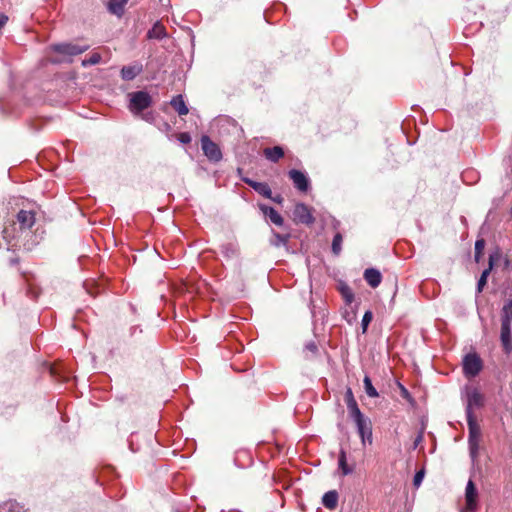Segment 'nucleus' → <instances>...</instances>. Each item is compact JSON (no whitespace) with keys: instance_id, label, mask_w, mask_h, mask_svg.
I'll return each instance as SVG.
<instances>
[{"instance_id":"1","label":"nucleus","mask_w":512,"mask_h":512,"mask_svg":"<svg viewBox=\"0 0 512 512\" xmlns=\"http://www.w3.org/2000/svg\"><path fill=\"white\" fill-rule=\"evenodd\" d=\"M128 98V108L135 115L140 114L152 105V98L146 91L131 92L128 94Z\"/></svg>"},{"instance_id":"2","label":"nucleus","mask_w":512,"mask_h":512,"mask_svg":"<svg viewBox=\"0 0 512 512\" xmlns=\"http://www.w3.org/2000/svg\"><path fill=\"white\" fill-rule=\"evenodd\" d=\"M467 424L469 429V450L470 456L473 460L476 459L479 450V443L481 438V429L476 421L475 416L467 417Z\"/></svg>"},{"instance_id":"3","label":"nucleus","mask_w":512,"mask_h":512,"mask_svg":"<svg viewBox=\"0 0 512 512\" xmlns=\"http://www.w3.org/2000/svg\"><path fill=\"white\" fill-rule=\"evenodd\" d=\"M465 402L466 417L475 416L474 409H479L484 405V395L475 387H466Z\"/></svg>"},{"instance_id":"4","label":"nucleus","mask_w":512,"mask_h":512,"mask_svg":"<svg viewBox=\"0 0 512 512\" xmlns=\"http://www.w3.org/2000/svg\"><path fill=\"white\" fill-rule=\"evenodd\" d=\"M482 369V360L475 353L467 354L463 359V371L467 377H475Z\"/></svg>"},{"instance_id":"5","label":"nucleus","mask_w":512,"mask_h":512,"mask_svg":"<svg viewBox=\"0 0 512 512\" xmlns=\"http://www.w3.org/2000/svg\"><path fill=\"white\" fill-rule=\"evenodd\" d=\"M201 148L210 161L218 162L222 159L219 146L206 135L201 138Z\"/></svg>"},{"instance_id":"6","label":"nucleus","mask_w":512,"mask_h":512,"mask_svg":"<svg viewBox=\"0 0 512 512\" xmlns=\"http://www.w3.org/2000/svg\"><path fill=\"white\" fill-rule=\"evenodd\" d=\"M293 220L296 223L310 225L314 222V217L307 205L298 203L293 210Z\"/></svg>"},{"instance_id":"7","label":"nucleus","mask_w":512,"mask_h":512,"mask_svg":"<svg viewBox=\"0 0 512 512\" xmlns=\"http://www.w3.org/2000/svg\"><path fill=\"white\" fill-rule=\"evenodd\" d=\"M478 492L472 480H469L465 489L466 506L462 512H475L478 507Z\"/></svg>"},{"instance_id":"8","label":"nucleus","mask_w":512,"mask_h":512,"mask_svg":"<svg viewBox=\"0 0 512 512\" xmlns=\"http://www.w3.org/2000/svg\"><path fill=\"white\" fill-rule=\"evenodd\" d=\"M88 48V45L80 46L71 43H60L52 46L53 51L68 56H76L82 54L83 52L88 50Z\"/></svg>"},{"instance_id":"9","label":"nucleus","mask_w":512,"mask_h":512,"mask_svg":"<svg viewBox=\"0 0 512 512\" xmlns=\"http://www.w3.org/2000/svg\"><path fill=\"white\" fill-rule=\"evenodd\" d=\"M289 178L293 181L294 187L301 192H306L309 189V179L307 175L296 169H291L288 172Z\"/></svg>"},{"instance_id":"10","label":"nucleus","mask_w":512,"mask_h":512,"mask_svg":"<svg viewBox=\"0 0 512 512\" xmlns=\"http://www.w3.org/2000/svg\"><path fill=\"white\" fill-rule=\"evenodd\" d=\"M357 427V431L361 437L362 443L365 444L366 440L371 444L372 443V424L368 418H365L361 421L355 423Z\"/></svg>"},{"instance_id":"11","label":"nucleus","mask_w":512,"mask_h":512,"mask_svg":"<svg viewBox=\"0 0 512 512\" xmlns=\"http://www.w3.org/2000/svg\"><path fill=\"white\" fill-rule=\"evenodd\" d=\"M501 342L504 351L508 354L512 351V336H511V325L507 323V320L501 321Z\"/></svg>"},{"instance_id":"12","label":"nucleus","mask_w":512,"mask_h":512,"mask_svg":"<svg viewBox=\"0 0 512 512\" xmlns=\"http://www.w3.org/2000/svg\"><path fill=\"white\" fill-rule=\"evenodd\" d=\"M17 222L21 231L30 229L35 223V214L32 211L20 210L17 213Z\"/></svg>"},{"instance_id":"13","label":"nucleus","mask_w":512,"mask_h":512,"mask_svg":"<svg viewBox=\"0 0 512 512\" xmlns=\"http://www.w3.org/2000/svg\"><path fill=\"white\" fill-rule=\"evenodd\" d=\"M500 257H501V254H500L499 251H496V252L490 254V256H489V267L482 272V274H481V276H480V278L478 280V283H477V290H478V292H481L483 290L484 286L487 283V277L489 276V273H490V271H491V269L493 267L494 262L496 260H499Z\"/></svg>"},{"instance_id":"14","label":"nucleus","mask_w":512,"mask_h":512,"mask_svg":"<svg viewBox=\"0 0 512 512\" xmlns=\"http://www.w3.org/2000/svg\"><path fill=\"white\" fill-rule=\"evenodd\" d=\"M243 181L251 188H253L258 194L264 196L265 198H272V191L267 183L257 182L250 178H243Z\"/></svg>"},{"instance_id":"15","label":"nucleus","mask_w":512,"mask_h":512,"mask_svg":"<svg viewBox=\"0 0 512 512\" xmlns=\"http://www.w3.org/2000/svg\"><path fill=\"white\" fill-rule=\"evenodd\" d=\"M364 279L372 288H376L381 283L382 275L379 270L368 268L364 271Z\"/></svg>"},{"instance_id":"16","label":"nucleus","mask_w":512,"mask_h":512,"mask_svg":"<svg viewBox=\"0 0 512 512\" xmlns=\"http://www.w3.org/2000/svg\"><path fill=\"white\" fill-rule=\"evenodd\" d=\"M260 210L263 212V214L269 218V220L277 225L282 226L283 225V218L282 216L273 208L266 205H260Z\"/></svg>"},{"instance_id":"17","label":"nucleus","mask_w":512,"mask_h":512,"mask_svg":"<svg viewBox=\"0 0 512 512\" xmlns=\"http://www.w3.org/2000/svg\"><path fill=\"white\" fill-rule=\"evenodd\" d=\"M142 71L141 65H129L124 66L121 69V77L123 80L131 81L133 80L137 75H139Z\"/></svg>"},{"instance_id":"18","label":"nucleus","mask_w":512,"mask_h":512,"mask_svg":"<svg viewBox=\"0 0 512 512\" xmlns=\"http://www.w3.org/2000/svg\"><path fill=\"white\" fill-rule=\"evenodd\" d=\"M263 154L269 161L276 163L284 156V150L280 146H274L265 148Z\"/></svg>"},{"instance_id":"19","label":"nucleus","mask_w":512,"mask_h":512,"mask_svg":"<svg viewBox=\"0 0 512 512\" xmlns=\"http://www.w3.org/2000/svg\"><path fill=\"white\" fill-rule=\"evenodd\" d=\"M220 249H221V253L227 259H232L234 257H237L238 253H239V247L236 242H226L221 245Z\"/></svg>"},{"instance_id":"20","label":"nucleus","mask_w":512,"mask_h":512,"mask_svg":"<svg viewBox=\"0 0 512 512\" xmlns=\"http://www.w3.org/2000/svg\"><path fill=\"white\" fill-rule=\"evenodd\" d=\"M323 505L332 510L335 509L338 504V493L335 490L326 492L322 497Z\"/></svg>"},{"instance_id":"21","label":"nucleus","mask_w":512,"mask_h":512,"mask_svg":"<svg viewBox=\"0 0 512 512\" xmlns=\"http://www.w3.org/2000/svg\"><path fill=\"white\" fill-rule=\"evenodd\" d=\"M171 106L174 108L175 111H177V113L180 116L187 115L189 112L182 95H177L173 97V99L171 100Z\"/></svg>"},{"instance_id":"22","label":"nucleus","mask_w":512,"mask_h":512,"mask_svg":"<svg viewBox=\"0 0 512 512\" xmlns=\"http://www.w3.org/2000/svg\"><path fill=\"white\" fill-rule=\"evenodd\" d=\"M128 0H109L108 10L110 13L121 16L124 12V7Z\"/></svg>"},{"instance_id":"23","label":"nucleus","mask_w":512,"mask_h":512,"mask_svg":"<svg viewBox=\"0 0 512 512\" xmlns=\"http://www.w3.org/2000/svg\"><path fill=\"white\" fill-rule=\"evenodd\" d=\"M147 36L150 39H163L166 36V29L160 22H156L148 31Z\"/></svg>"},{"instance_id":"24","label":"nucleus","mask_w":512,"mask_h":512,"mask_svg":"<svg viewBox=\"0 0 512 512\" xmlns=\"http://www.w3.org/2000/svg\"><path fill=\"white\" fill-rule=\"evenodd\" d=\"M0 512H26L16 501L9 500L0 505Z\"/></svg>"},{"instance_id":"25","label":"nucleus","mask_w":512,"mask_h":512,"mask_svg":"<svg viewBox=\"0 0 512 512\" xmlns=\"http://www.w3.org/2000/svg\"><path fill=\"white\" fill-rule=\"evenodd\" d=\"M338 465H339V468L341 469L343 475H349L353 471L352 468H350L347 465L346 453L344 450H341L339 453Z\"/></svg>"},{"instance_id":"26","label":"nucleus","mask_w":512,"mask_h":512,"mask_svg":"<svg viewBox=\"0 0 512 512\" xmlns=\"http://www.w3.org/2000/svg\"><path fill=\"white\" fill-rule=\"evenodd\" d=\"M339 291L346 304L350 305L354 301V293L348 285L342 284L339 288Z\"/></svg>"},{"instance_id":"27","label":"nucleus","mask_w":512,"mask_h":512,"mask_svg":"<svg viewBox=\"0 0 512 512\" xmlns=\"http://www.w3.org/2000/svg\"><path fill=\"white\" fill-rule=\"evenodd\" d=\"M350 417L356 422L365 419L363 413L360 411L358 404L350 405L347 407Z\"/></svg>"},{"instance_id":"28","label":"nucleus","mask_w":512,"mask_h":512,"mask_svg":"<svg viewBox=\"0 0 512 512\" xmlns=\"http://www.w3.org/2000/svg\"><path fill=\"white\" fill-rule=\"evenodd\" d=\"M507 320V323L511 325L512 321V298L503 306L501 321Z\"/></svg>"},{"instance_id":"29","label":"nucleus","mask_w":512,"mask_h":512,"mask_svg":"<svg viewBox=\"0 0 512 512\" xmlns=\"http://www.w3.org/2000/svg\"><path fill=\"white\" fill-rule=\"evenodd\" d=\"M364 389L369 397L375 398L378 396L377 390L374 388L372 381L369 376H365L363 379Z\"/></svg>"},{"instance_id":"30","label":"nucleus","mask_w":512,"mask_h":512,"mask_svg":"<svg viewBox=\"0 0 512 512\" xmlns=\"http://www.w3.org/2000/svg\"><path fill=\"white\" fill-rule=\"evenodd\" d=\"M343 237L340 233H336L332 241V251L335 255H339L342 250Z\"/></svg>"},{"instance_id":"31","label":"nucleus","mask_w":512,"mask_h":512,"mask_svg":"<svg viewBox=\"0 0 512 512\" xmlns=\"http://www.w3.org/2000/svg\"><path fill=\"white\" fill-rule=\"evenodd\" d=\"M101 55L99 53H93L89 58H86L82 61V66L87 67L91 65H96L100 62Z\"/></svg>"},{"instance_id":"32","label":"nucleus","mask_w":512,"mask_h":512,"mask_svg":"<svg viewBox=\"0 0 512 512\" xmlns=\"http://www.w3.org/2000/svg\"><path fill=\"white\" fill-rule=\"evenodd\" d=\"M289 235H281L279 233H274V240L272 241V244L274 246H281L285 245L288 242Z\"/></svg>"},{"instance_id":"33","label":"nucleus","mask_w":512,"mask_h":512,"mask_svg":"<svg viewBox=\"0 0 512 512\" xmlns=\"http://www.w3.org/2000/svg\"><path fill=\"white\" fill-rule=\"evenodd\" d=\"M485 247V240L484 239H478L475 242V260L478 262L480 259V256L482 255V252Z\"/></svg>"},{"instance_id":"34","label":"nucleus","mask_w":512,"mask_h":512,"mask_svg":"<svg viewBox=\"0 0 512 512\" xmlns=\"http://www.w3.org/2000/svg\"><path fill=\"white\" fill-rule=\"evenodd\" d=\"M2 233H3V237H4L6 240H8V241H10V240H12V239L16 238V237H17V235H16V233H15V223H13V224H12V227H11V228H10V227H7V226H6V227H4V229H3V232H2Z\"/></svg>"},{"instance_id":"35","label":"nucleus","mask_w":512,"mask_h":512,"mask_svg":"<svg viewBox=\"0 0 512 512\" xmlns=\"http://www.w3.org/2000/svg\"><path fill=\"white\" fill-rule=\"evenodd\" d=\"M373 318V315H372V312L370 311H367L365 312L363 318H362V322H361V325H362V328H363V331L365 332L369 323L371 322Z\"/></svg>"},{"instance_id":"36","label":"nucleus","mask_w":512,"mask_h":512,"mask_svg":"<svg viewBox=\"0 0 512 512\" xmlns=\"http://www.w3.org/2000/svg\"><path fill=\"white\" fill-rule=\"evenodd\" d=\"M345 401H346L347 407L357 403L355 398H354V395H353V392H352L351 388H348L346 393H345Z\"/></svg>"},{"instance_id":"37","label":"nucleus","mask_w":512,"mask_h":512,"mask_svg":"<svg viewBox=\"0 0 512 512\" xmlns=\"http://www.w3.org/2000/svg\"><path fill=\"white\" fill-rule=\"evenodd\" d=\"M424 475H425L424 470H420L415 474L414 479H413V484L415 487H419L421 485Z\"/></svg>"},{"instance_id":"38","label":"nucleus","mask_w":512,"mask_h":512,"mask_svg":"<svg viewBox=\"0 0 512 512\" xmlns=\"http://www.w3.org/2000/svg\"><path fill=\"white\" fill-rule=\"evenodd\" d=\"M178 140L182 143V144H188L191 142V136L189 135V133L187 132H183V133H180L178 135Z\"/></svg>"},{"instance_id":"39","label":"nucleus","mask_w":512,"mask_h":512,"mask_svg":"<svg viewBox=\"0 0 512 512\" xmlns=\"http://www.w3.org/2000/svg\"><path fill=\"white\" fill-rule=\"evenodd\" d=\"M305 349L310 351L312 354H316L317 351H318V347L316 345L315 342L311 341V342H308L306 345H305Z\"/></svg>"},{"instance_id":"40","label":"nucleus","mask_w":512,"mask_h":512,"mask_svg":"<svg viewBox=\"0 0 512 512\" xmlns=\"http://www.w3.org/2000/svg\"><path fill=\"white\" fill-rule=\"evenodd\" d=\"M8 21V16L5 14H0V29L5 26Z\"/></svg>"},{"instance_id":"41","label":"nucleus","mask_w":512,"mask_h":512,"mask_svg":"<svg viewBox=\"0 0 512 512\" xmlns=\"http://www.w3.org/2000/svg\"><path fill=\"white\" fill-rule=\"evenodd\" d=\"M270 199L278 204H281L283 202V197L281 195H277L275 197L272 196V198Z\"/></svg>"},{"instance_id":"42","label":"nucleus","mask_w":512,"mask_h":512,"mask_svg":"<svg viewBox=\"0 0 512 512\" xmlns=\"http://www.w3.org/2000/svg\"><path fill=\"white\" fill-rule=\"evenodd\" d=\"M421 439H422V436H421V435H420V436H418V438H417V439H416V441H415V447H416V446H417V444L421 441Z\"/></svg>"},{"instance_id":"43","label":"nucleus","mask_w":512,"mask_h":512,"mask_svg":"<svg viewBox=\"0 0 512 512\" xmlns=\"http://www.w3.org/2000/svg\"><path fill=\"white\" fill-rule=\"evenodd\" d=\"M505 266H506V267H508V266H509V260H508V259H506V260H505Z\"/></svg>"},{"instance_id":"44","label":"nucleus","mask_w":512,"mask_h":512,"mask_svg":"<svg viewBox=\"0 0 512 512\" xmlns=\"http://www.w3.org/2000/svg\"><path fill=\"white\" fill-rule=\"evenodd\" d=\"M510 213L512 214V206H511V209H510Z\"/></svg>"}]
</instances>
